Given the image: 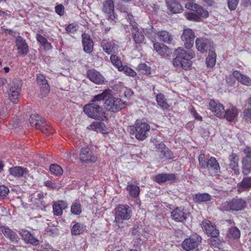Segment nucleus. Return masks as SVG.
Masks as SVG:
<instances>
[{"label": "nucleus", "instance_id": "1", "mask_svg": "<svg viewBox=\"0 0 251 251\" xmlns=\"http://www.w3.org/2000/svg\"><path fill=\"white\" fill-rule=\"evenodd\" d=\"M150 130L149 124L139 120H136L133 126L127 127L128 131L131 134H135L136 138L140 141H143L147 137Z\"/></svg>", "mask_w": 251, "mask_h": 251}, {"label": "nucleus", "instance_id": "2", "mask_svg": "<svg viewBox=\"0 0 251 251\" xmlns=\"http://www.w3.org/2000/svg\"><path fill=\"white\" fill-rule=\"evenodd\" d=\"M83 111L89 117L94 119L102 121L105 117L102 108L94 102L86 104Z\"/></svg>", "mask_w": 251, "mask_h": 251}, {"label": "nucleus", "instance_id": "3", "mask_svg": "<svg viewBox=\"0 0 251 251\" xmlns=\"http://www.w3.org/2000/svg\"><path fill=\"white\" fill-rule=\"evenodd\" d=\"M115 221L116 225L120 227L121 220H128L131 217V210L127 205H119L115 209Z\"/></svg>", "mask_w": 251, "mask_h": 251}, {"label": "nucleus", "instance_id": "4", "mask_svg": "<svg viewBox=\"0 0 251 251\" xmlns=\"http://www.w3.org/2000/svg\"><path fill=\"white\" fill-rule=\"evenodd\" d=\"M246 204V201L242 198H234L224 202L223 209L229 212L241 211L244 209Z\"/></svg>", "mask_w": 251, "mask_h": 251}, {"label": "nucleus", "instance_id": "5", "mask_svg": "<svg viewBox=\"0 0 251 251\" xmlns=\"http://www.w3.org/2000/svg\"><path fill=\"white\" fill-rule=\"evenodd\" d=\"M22 85L21 80L19 78H14L9 84V98L13 103L17 102Z\"/></svg>", "mask_w": 251, "mask_h": 251}, {"label": "nucleus", "instance_id": "6", "mask_svg": "<svg viewBox=\"0 0 251 251\" xmlns=\"http://www.w3.org/2000/svg\"><path fill=\"white\" fill-rule=\"evenodd\" d=\"M104 107L108 111L117 112L125 107V102L111 95H109L104 102Z\"/></svg>", "mask_w": 251, "mask_h": 251}, {"label": "nucleus", "instance_id": "7", "mask_svg": "<svg viewBox=\"0 0 251 251\" xmlns=\"http://www.w3.org/2000/svg\"><path fill=\"white\" fill-rule=\"evenodd\" d=\"M201 237L197 234L191 235L189 238L184 240L182 244L183 249L186 251L195 249L201 242Z\"/></svg>", "mask_w": 251, "mask_h": 251}, {"label": "nucleus", "instance_id": "8", "mask_svg": "<svg viewBox=\"0 0 251 251\" xmlns=\"http://www.w3.org/2000/svg\"><path fill=\"white\" fill-rule=\"evenodd\" d=\"M201 227L205 233L208 236L216 238L219 236V231L215 225L208 220H203L201 224Z\"/></svg>", "mask_w": 251, "mask_h": 251}, {"label": "nucleus", "instance_id": "9", "mask_svg": "<svg viewBox=\"0 0 251 251\" xmlns=\"http://www.w3.org/2000/svg\"><path fill=\"white\" fill-rule=\"evenodd\" d=\"M15 45L19 55L24 57L28 53L29 47L25 40L22 37L19 36L16 37Z\"/></svg>", "mask_w": 251, "mask_h": 251}, {"label": "nucleus", "instance_id": "10", "mask_svg": "<svg viewBox=\"0 0 251 251\" xmlns=\"http://www.w3.org/2000/svg\"><path fill=\"white\" fill-rule=\"evenodd\" d=\"M195 34L190 28H186L183 30L181 35V39L184 43L186 48H191L194 44Z\"/></svg>", "mask_w": 251, "mask_h": 251}, {"label": "nucleus", "instance_id": "11", "mask_svg": "<svg viewBox=\"0 0 251 251\" xmlns=\"http://www.w3.org/2000/svg\"><path fill=\"white\" fill-rule=\"evenodd\" d=\"M103 12L106 14L108 20L113 21L115 18L114 15V5L112 0H106L103 4Z\"/></svg>", "mask_w": 251, "mask_h": 251}, {"label": "nucleus", "instance_id": "12", "mask_svg": "<svg viewBox=\"0 0 251 251\" xmlns=\"http://www.w3.org/2000/svg\"><path fill=\"white\" fill-rule=\"evenodd\" d=\"M79 155L81 161L86 163L94 162L97 160L96 156L93 154L92 151L88 147L82 148Z\"/></svg>", "mask_w": 251, "mask_h": 251}, {"label": "nucleus", "instance_id": "13", "mask_svg": "<svg viewBox=\"0 0 251 251\" xmlns=\"http://www.w3.org/2000/svg\"><path fill=\"white\" fill-rule=\"evenodd\" d=\"M171 218L177 222H183L188 218V214L183 208L176 207L171 212Z\"/></svg>", "mask_w": 251, "mask_h": 251}, {"label": "nucleus", "instance_id": "14", "mask_svg": "<svg viewBox=\"0 0 251 251\" xmlns=\"http://www.w3.org/2000/svg\"><path fill=\"white\" fill-rule=\"evenodd\" d=\"M36 81L40 88L41 94L43 97H45L50 91L49 85L45 76L41 74H37Z\"/></svg>", "mask_w": 251, "mask_h": 251}, {"label": "nucleus", "instance_id": "15", "mask_svg": "<svg viewBox=\"0 0 251 251\" xmlns=\"http://www.w3.org/2000/svg\"><path fill=\"white\" fill-rule=\"evenodd\" d=\"M209 108L215 115L220 118H223L225 110L223 105L213 100H211L209 103Z\"/></svg>", "mask_w": 251, "mask_h": 251}, {"label": "nucleus", "instance_id": "16", "mask_svg": "<svg viewBox=\"0 0 251 251\" xmlns=\"http://www.w3.org/2000/svg\"><path fill=\"white\" fill-rule=\"evenodd\" d=\"M87 76L90 80L96 84H101L104 83V77L95 69L89 70L87 72Z\"/></svg>", "mask_w": 251, "mask_h": 251}, {"label": "nucleus", "instance_id": "17", "mask_svg": "<svg viewBox=\"0 0 251 251\" xmlns=\"http://www.w3.org/2000/svg\"><path fill=\"white\" fill-rule=\"evenodd\" d=\"M232 77L237 78V79L242 83L243 84L249 86L251 84V79L247 76L243 75L239 72L235 71L233 73L232 75H230L226 78V82L227 83H232V81H229Z\"/></svg>", "mask_w": 251, "mask_h": 251}, {"label": "nucleus", "instance_id": "18", "mask_svg": "<svg viewBox=\"0 0 251 251\" xmlns=\"http://www.w3.org/2000/svg\"><path fill=\"white\" fill-rule=\"evenodd\" d=\"M101 47L109 54L116 53L118 50V45L114 41L103 40L101 42Z\"/></svg>", "mask_w": 251, "mask_h": 251}, {"label": "nucleus", "instance_id": "19", "mask_svg": "<svg viewBox=\"0 0 251 251\" xmlns=\"http://www.w3.org/2000/svg\"><path fill=\"white\" fill-rule=\"evenodd\" d=\"M0 230L4 236L8 238L10 241L13 243H17L20 238L17 233L6 226H1Z\"/></svg>", "mask_w": 251, "mask_h": 251}, {"label": "nucleus", "instance_id": "20", "mask_svg": "<svg viewBox=\"0 0 251 251\" xmlns=\"http://www.w3.org/2000/svg\"><path fill=\"white\" fill-rule=\"evenodd\" d=\"M153 48L162 57H168L172 54L171 50L167 46L159 42L155 43L153 44Z\"/></svg>", "mask_w": 251, "mask_h": 251}, {"label": "nucleus", "instance_id": "21", "mask_svg": "<svg viewBox=\"0 0 251 251\" xmlns=\"http://www.w3.org/2000/svg\"><path fill=\"white\" fill-rule=\"evenodd\" d=\"M205 168H207L211 174L216 175L220 172L219 164L216 159L213 157H211L207 160Z\"/></svg>", "mask_w": 251, "mask_h": 251}, {"label": "nucleus", "instance_id": "22", "mask_svg": "<svg viewBox=\"0 0 251 251\" xmlns=\"http://www.w3.org/2000/svg\"><path fill=\"white\" fill-rule=\"evenodd\" d=\"M196 14L203 18H207L209 15L208 11L206 9H203L198 4L197 9L195 10L194 12L189 13L187 18L191 20H196L198 18Z\"/></svg>", "mask_w": 251, "mask_h": 251}, {"label": "nucleus", "instance_id": "23", "mask_svg": "<svg viewBox=\"0 0 251 251\" xmlns=\"http://www.w3.org/2000/svg\"><path fill=\"white\" fill-rule=\"evenodd\" d=\"M196 46L199 51L203 53L210 48L211 43L206 38H199L196 41Z\"/></svg>", "mask_w": 251, "mask_h": 251}, {"label": "nucleus", "instance_id": "24", "mask_svg": "<svg viewBox=\"0 0 251 251\" xmlns=\"http://www.w3.org/2000/svg\"><path fill=\"white\" fill-rule=\"evenodd\" d=\"M130 29L135 42L139 44L142 43L144 40V35L142 30H139L137 24L133 23L132 27H131Z\"/></svg>", "mask_w": 251, "mask_h": 251}, {"label": "nucleus", "instance_id": "25", "mask_svg": "<svg viewBox=\"0 0 251 251\" xmlns=\"http://www.w3.org/2000/svg\"><path fill=\"white\" fill-rule=\"evenodd\" d=\"M19 234L22 237V239L27 243L33 245H37L38 243V240H37L28 231L22 229L19 230Z\"/></svg>", "mask_w": 251, "mask_h": 251}, {"label": "nucleus", "instance_id": "26", "mask_svg": "<svg viewBox=\"0 0 251 251\" xmlns=\"http://www.w3.org/2000/svg\"><path fill=\"white\" fill-rule=\"evenodd\" d=\"M83 50L87 53H90L93 49V42L89 34L84 33L82 34Z\"/></svg>", "mask_w": 251, "mask_h": 251}, {"label": "nucleus", "instance_id": "27", "mask_svg": "<svg viewBox=\"0 0 251 251\" xmlns=\"http://www.w3.org/2000/svg\"><path fill=\"white\" fill-rule=\"evenodd\" d=\"M239 160V156L236 153H232L229 156V168L234 171V174L236 175L240 174V170L238 166Z\"/></svg>", "mask_w": 251, "mask_h": 251}, {"label": "nucleus", "instance_id": "28", "mask_svg": "<svg viewBox=\"0 0 251 251\" xmlns=\"http://www.w3.org/2000/svg\"><path fill=\"white\" fill-rule=\"evenodd\" d=\"M173 66L176 69H188L191 65V62L186 61L180 59L179 57L176 56V57L174 58L172 61Z\"/></svg>", "mask_w": 251, "mask_h": 251}, {"label": "nucleus", "instance_id": "29", "mask_svg": "<svg viewBox=\"0 0 251 251\" xmlns=\"http://www.w3.org/2000/svg\"><path fill=\"white\" fill-rule=\"evenodd\" d=\"M168 9L173 13L181 12L182 8L181 5L176 0H165Z\"/></svg>", "mask_w": 251, "mask_h": 251}, {"label": "nucleus", "instance_id": "30", "mask_svg": "<svg viewBox=\"0 0 251 251\" xmlns=\"http://www.w3.org/2000/svg\"><path fill=\"white\" fill-rule=\"evenodd\" d=\"M45 120L39 115L34 114L30 115L29 122L31 126L36 129L40 128L42 124H45Z\"/></svg>", "mask_w": 251, "mask_h": 251}, {"label": "nucleus", "instance_id": "31", "mask_svg": "<svg viewBox=\"0 0 251 251\" xmlns=\"http://www.w3.org/2000/svg\"><path fill=\"white\" fill-rule=\"evenodd\" d=\"M175 52L176 56L182 60L190 61V60L194 57V54L192 51H187L181 48L176 49Z\"/></svg>", "mask_w": 251, "mask_h": 251}, {"label": "nucleus", "instance_id": "32", "mask_svg": "<svg viewBox=\"0 0 251 251\" xmlns=\"http://www.w3.org/2000/svg\"><path fill=\"white\" fill-rule=\"evenodd\" d=\"M237 191L241 193L244 191H248L251 188V176L245 177L237 186Z\"/></svg>", "mask_w": 251, "mask_h": 251}, {"label": "nucleus", "instance_id": "33", "mask_svg": "<svg viewBox=\"0 0 251 251\" xmlns=\"http://www.w3.org/2000/svg\"><path fill=\"white\" fill-rule=\"evenodd\" d=\"M155 147L158 151L162 153L163 156L166 158L173 159L174 157L173 153L163 143L156 144Z\"/></svg>", "mask_w": 251, "mask_h": 251}, {"label": "nucleus", "instance_id": "34", "mask_svg": "<svg viewBox=\"0 0 251 251\" xmlns=\"http://www.w3.org/2000/svg\"><path fill=\"white\" fill-rule=\"evenodd\" d=\"M68 207V204L66 202L63 201H59L55 202L53 205V209L54 214L59 216L62 214V210Z\"/></svg>", "mask_w": 251, "mask_h": 251}, {"label": "nucleus", "instance_id": "35", "mask_svg": "<svg viewBox=\"0 0 251 251\" xmlns=\"http://www.w3.org/2000/svg\"><path fill=\"white\" fill-rule=\"evenodd\" d=\"M158 39L165 43L171 44L173 40V36L167 31H161L157 33Z\"/></svg>", "mask_w": 251, "mask_h": 251}, {"label": "nucleus", "instance_id": "36", "mask_svg": "<svg viewBox=\"0 0 251 251\" xmlns=\"http://www.w3.org/2000/svg\"><path fill=\"white\" fill-rule=\"evenodd\" d=\"M109 95H111V91L108 89L105 90L101 94L94 96L92 100V102L100 105L101 102L106 100Z\"/></svg>", "mask_w": 251, "mask_h": 251}, {"label": "nucleus", "instance_id": "37", "mask_svg": "<svg viewBox=\"0 0 251 251\" xmlns=\"http://www.w3.org/2000/svg\"><path fill=\"white\" fill-rule=\"evenodd\" d=\"M10 174L16 177H20L24 176L25 175L28 173V171L26 168L16 166L9 169Z\"/></svg>", "mask_w": 251, "mask_h": 251}, {"label": "nucleus", "instance_id": "38", "mask_svg": "<svg viewBox=\"0 0 251 251\" xmlns=\"http://www.w3.org/2000/svg\"><path fill=\"white\" fill-rule=\"evenodd\" d=\"M238 114L237 108L232 106L231 108L225 110L223 118H226L228 121H233L236 118Z\"/></svg>", "mask_w": 251, "mask_h": 251}, {"label": "nucleus", "instance_id": "39", "mask_svg": "<svg viewBox=\"0 0 251 251\" xmlns=\"http://www.w3.org/2000/svg\"><path fill=\"white\" fill-rule=\"evenodd\" d=\"M175 179V176L173 174H160L155 176V181L158 183H164L168 180Z\"/></svg>", "mask_w": 251, "mask_h": 251}, {"label": "nucleus", "instance_id": "40", "mask_svg": "<svg viewBox=\"0 0 251 251\" xmlns=\"http://www.w3.org/2000/svg\"><path fill=\"white\" fill-rule=\"evenodd\" d=\"M242 172L245 176H248L251 171V160L243 157L242 160Z\"/></svg>", "mask_w": 251, "mask_h": 251}, {"label": "nucleus", "instance_id": "41", "mask_svg": "<svg viewBox=\"0 0 251 251\" xmlns=\"http://www.w3.org/2000/svg\"><path fill=\"white\" fill-rule=\"evenodd\" d=\"M126 189L129 192V195L131 197L134 198L138 197L140 193V188L138 186L134 185L132 183L128 182Z\"/></svg>", "mask_w": 251, "mask_h": 251}, {"label": "nucleus", "instance_id": "42", "mask_svg": "<svg viewBox=\"0 0 251 251\" xmlns=\"http://www.w3.org/2000/svg\"><path fill=\"white\" fill-rule=\"evenodd\" d=\"M105 126L104 124L100 122H93L87 128L89 129L93 130L97 132H103L105 131Z\"/></svg>", "mask_w": 251, "mask_h": 251}, {"label": "nucleus", "instance_id": "43", "mask_svg": "<svg viewBox=\"0 0 251 251\" xmlns=\"http://www.w3.org/2000/svg\"><path fill=\"white\" fill-rule=\"evenodd\" d=\"M85 230V226L81 223H76L73 226L71 232L72 234L77 235L83 233Z\"/></svg>", "mask_w": 251, "mask_h": 251}, {"label": "nucleus", "instance_id": "44", "mask_svg": "<svg viewBox=\"0 0 251 251\" xmlns=\"http://www.w3.org/2000/svg\"><path fill=\"white\" fill-rule=\"evenodd\" d=\"M211 196L207 193L196 194L194 197V201L195 202L201 203L210 201Z\"/></svg>", "mask_w": 251, "mask_h": 251}, {"label": "nucleus", "instance_id": "45", "mask_svg": "<svg viewBox=\"0 0 251 251\" xmlns=\"http://www.w3.org/2000/svg\"><path fill=\"white\" fill-rule=\"evenodd\" d=\"M227 236L231 239H238L240 237V231L237 227H231L227 231Z\"/></svg>", "mask_w": 251, "mask_h": 251}, {"label": "nucleus", "instance_id": "46", "mask_svg": "<svg viewBox=\"0 0 251 251\" xmlns=\"http://www.w3.org/2000/svg\"><path fill=\"white\" fill-rule=\"evenodd\" d=\"M216 53L211 51H209L208 55L206 59V63L208 67L212 68L214 67L216 63Z\"/></svg>", "mask_w": 251, "mask_h": 251}, {"label": "nucleus", "instance_id": "47", "mask_svg": "<svg viewBox=\"0 0 251 251\" xmlns=\"http://www.w3.org/2000/svg\"><path fill=\"white\" fill-rule=\"evenodd\" d=\"M71 211L72 214L78 215L82 212V206L80 202L76 200L71 206Z\"/></svg>", "mask_w": 251, "mask_h": 251}, {"label": "nucleus", "instance_id": "48", "mask_svg": "<svg viewBox=\"0 0 251 251\" xmlns=\"http://www.w3.org/2000/svg\"><path fill=\"white\" fill-rule=\"evenodd\" d=\"M158 104L161 108L167 109L169 107V104L165 100L164 96L162 94H157L156 97Z\"/></svg>", "mask_w": 251, "mask_h": 251}, {"label": "nucleus", "instance_id": "49", "mask_svg": "<svg viewBox=\"0 0 251 251\" xmlns=\"http://www.w3.org/2000/svg\"><path fill=\"white\" fill-rule=\"evenodd\" d=\"M50 170L52 174L55 176H61L63 174V170L61 167L56 164H51L50 166Z\"/></svg>", "mask_w": 251, "mask_h": 251}, {"label": "nucleus", "instance_id": "50", "mask_svg": "<svg viewBox=\"0 0 251 251\" xmlns=\"http://www.w3.org/2000/svg\"><path fill=\"white\" fill-rule=\"evenodd\" d=\"M37 40L39 42L42 46H45L47 49L51 48L50 44L48 42L47 39L40 34H37L36 35Z\"/></svg>", "mask_w": 251, "mask_h": 251}, {"label": "nucleus", "instance_id": "51", "mask_svg": "<svg viewBox=\"0 0 251 251\" xmlns=\"http://www.w3.org/2000/svg\"><path fill=\"white\" fill-rule=\"evenodd\" d=\"M120 71H123L125 74L130 76H134L136 75V72L127 66H123L119 68Z\"/></svg>", "mask_w": 251, "mask_h": 251}, {"label": "nucleus", "instance_id": "52", "mask_svg": "<svg viewBox=\"0 0 251 251\" xmlns=\"http://www.w3.org/2000/svg\"><path fill=\"white\" fill-rule=\"evenodd\" d=\"M110 60L112 63L116 67L119 71V68L122 67V63L121 61L119 59L118 57L115 55H111L110 56Z\"/></svg>", "mask_w": 251, "mask_h": 251}, {"label": "nucleus", "instance_id": "53", "mask_svg": "<svg viewBox=\"0 0 251 251\" xmlns=\"http://www.w3.org/2000/svg\"><path fill=\"white\" fill-rule=\"evenodd\" d=\"M138 69L145 75L151 74V68L144 63L139 64L138 66Z\"/></svg>", "mask_w": 251, "mask_h": 251}, {"label": "nucleus", "instance_id": "54", "mask_svg": "<svg viewBox=\"0 0 251 251\" xmlns=\"http://www.w3.org/2000/svg\"><path fill=\"white\" fill-rule=\"evenodd\" d=\"M44 123L45 124H42L41 127L38 128V129H40L45 134L49 135L51 133V128L48 125L46 121L44 122Z\"/></svg>", "mask_w": 251, "mask_h": 251}, {"label": "nucleus", "instance_id": "55", "mask_svg": "<svg viewBox=\"0 0 251 251\" xmlns=\"http://www.w3.org/2000/svg\"><path fill=\"white\" fill-rule=\"evenodd\" d=\"M78 26L75 24H71L69 25L66 28V31L67 33L74 34L78 29Z\"/></svg>", "mask_w": 251, "mask_h": 251}, {"label": "nucleus", "instance_id": "56", "mask_svg": "<svg viewBox=\"0 0 251 251\" xmlns=\"http://www.w3.org/2000/svg\"><path fill=\"white\" fill-rule=\"evenodd\" d=\"M9 193V189L4 185L0 186V199L5 198Z\"/></svg>", "mask_w": 251, "mask_h": 251}, {"label": "nucleus", "instance_id": "57", "mask_svg": "<svg viewBox=\"0 0 251 251\" xmlns=\"http://www.w3.org/2000/svg\"><path fill=\"white\" fill-rule=\"evenodd\" d=\"M199 164L201 168H205L207 164V160L205 157V155L203 153H201L198 157Z\"/></svg>", "mask_w": 251, "mask_h": 251}, {"label": "nucleus", "instance_id": "58", "mask_svg": "<svg viewBox=\"0 0 251 251\" xmlns=\"http://www.w3.org/2000/svg\"><path fill=\"white\" fill-rule=\"evenodd\" d=\"M124 14H125V16L126 17L127 21L129 23V26L130 27V28L131 27H132V25L133 23L137 24L134 21L133 16L130 13L126 12H125Z\"/></svg>", "mask_w": 251, "mask_h": 251}, {"label": "nucleus", "instance_id": "59", "mask_svg": "<svg viewBox=\"0 0 251 251\" xmlns=\"http://www.w3.org/2000/svg\"><path fill=\"white\" fill-rule=\"evenodd\" d=\"M228 6L231 10H234L236 9L239 0H227Z\"/></svg>", "mask_w": 251, "mask_h": 251}, {"label": "nucleus", "instance_id": "60", "mask_svg": "<svg viewBox=\"0 0 251 251\" xmlns=\"http://www.w3.org/2000/svg\"><path fill=\"white\" fill-rule=\"evenodd\" d=\"M44 184L46 186L48 187H50L52 189H58L59 187H58L54 183L52 182L51 181L47 180L44 182Z\"/></svg>", "mask_w": 251, "mask_h": 251}, {"label": "nucleus", "instance_id": "61", "mask_svg": "<svg viewBox=\"0 0 251 251\" xmlns=\"http://www.w3.org/2000/svg\"><path fill=\"white\" fill-rule=\"evenodd\" d=\"M55 11L59 15L61 16L64 14V7L62 4H58L55 6Z\"/></svg>", "mask_w": 251, "mask_h": 251}, {"label": "nucleus", "instance_id": "62", "mask_svg": "<svg viewBox=\"0 0 251 251\" xmlns=\"http://www.w3.org/2000/svg\"><path fill=\"white\" fill-rule=\"evenodd\" d=\"M197 4L192 3L190 1L187 2L185 4V7L188 9L191 10L194 12L195 10L197 9Z\"/></svg>", "mask_w": 251, "mask_h": 251}, {"label": "nucleus", "instance_id": "63", "mask_svg": "<svg viewBox=\"0 0 251 251\" xmlns=\"http://www.w3.org/2000/svg\"><path fill=\"white\" fill-rule=\"evenodd\" d=\"M42 249L41 251H53V250L52 247L47 243L43 244L42 245Z\"/></svg>", "mask_w": 251, "mask_h": 251}, {"label": "nucleus", "instance_id": "64", "mask_svg": "<svg viewBox=\"0 0 251 251\" xmlns=\"http://www.w3.org/2000/svg\"><path fill=\"white\" fill-rule=\"evenodd\" d=\"M244 153L246 155L244 157L248 158V160H251V148L249 147L246 148L244 150Z\"/></svg>", "mask_w": 251, "mask_h": 251}]
</instances>
